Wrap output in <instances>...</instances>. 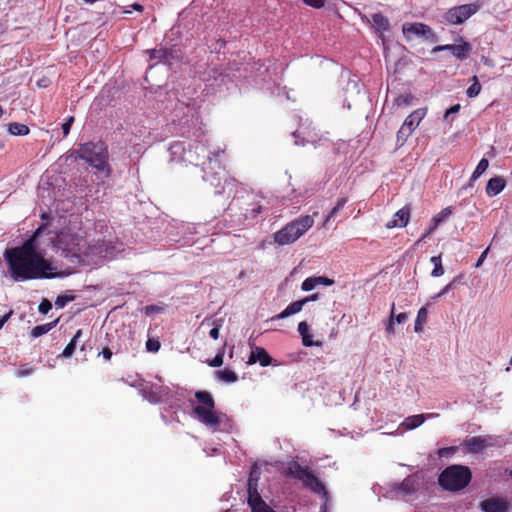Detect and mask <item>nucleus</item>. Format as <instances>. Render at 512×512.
<instances>
[{
    "label": "nucleus",
    "mask_w": 512,
    "mask_h": 512,
    "mask_svg": "<svg viewBox=\"0 0 512 512\" xmlns=\"http://www.w3.org/2000/svg\"><path fill=\"white\" fill-rule=\"evenodd\" d=\"M44 226H40L21 246L7 249L4 259L10 277L15 282L34 279L62 278L73 273L71 268L58 270L53 262L46 259L37 242Z\"/></svg>",
    "instance_id": "obj_1"
},
{
    "label": "nucleus",
    "mask_w": 512,
    "mask_h": 512,
    "mask_svg": "<svg viewBox=\"0 0 512 512\" xmlns=\"http://www.w3.org/2000/svg\"><path fill=\"white\" fill-rule=\"evenodd\" d=\"M57 253L74 265H98L114 258L120 249L104 241L90 244L80 228H65L52 241Z\"/></svg>",
    "instance_id": "obj_2"
},
{
    "label": "nucleus",
    "mask_w": 512,
    "mask_h": 512,
    "mask_svg": "<svg viewBox=\"0 0 512 512\" xmlns=\"http://www.w3.org/2000/svg\"><path fill=\"white\" fill-rule=\"evenodd\" d=\"M198 403L193 405V414L205 426L217 431L224 423L226 416L215 411V402L212 395L207 391H198L195 393Z\"/></svg>",
    "instance_id": "obj_3"
},
{
    "label": "nucleus",
    "mask_w": 512,
    "mask_h": 512,
    "mask_svg": "<svg viewBox=\"0 0 512 512\" xmlns=\"http://www.w3.org/2000/svg\"><path fill=\"white\" fill-rule=\"evenodd\" d=\"M73 154L87 162L94 169L106 171V174L109 175L108 150L103 142L81 144Z\"/></svg>",
    "instance_id": "obj_4"
},
{
    "label": "nucleus",
    "mask_w": 512,
    "mask_h": 512,
    "mask_svg": "<svg viewBox=\"0 0 512 512\" xmlns=\"http://www.w3.org/2000/svg\"><path fill=\"white\" fill-rule=\"evenodd\" d=\"M314 225V216H301L277 231L273 238L278 245H290L303 236Z\"/></svg>",
    "instance_id": "obj_5"
},
{
    "label": "nucleus",
    "mask_w": 512,
    "mask_h": 512,
    "mask_svg": "<svg viewBox=\"0 0 512 512\" xmlns=\"http://www.w3.org/2000/svg\"><path fill=\"white\" fill-rule=\"evenodd\" d=\"M471 471L466 466L452 465L442 471L439 484L449 491H459L471 481Z\"/></svg>",
    "instance_id": "obj_6"
},
{
    "label": "nucleus",
    "mask_w": 512,
    "mask_h": 512,
    "mask_svg": "<svg viewBox=\"0 0 512 512\" xmlns=\"http://www.w3.org/2000/svg\"><path fill=\"white\" fill-rule=\"evenodd\" d=\"M288 475L301 481L303 485L315 493H321L327 502V491L324 485L308 467H302L298 463H292L288 468Z\"/></svg>",
    "instance_id": "obj_7"
},
{
    "label": "nucleus",
    "mask_w": 512,
    "mask_h": 512,
    "mask_svg": "<svg viewBox=\"0 0 512 512\" xmlns=\"http://www.w3.org/2000/svg\"><path fill=\"white\" fill-rule=\"evenodd\" d=\"M169 151L173 157V160L179 156L184 162L199 165L200 160L206 155L207 148L204 144L197 142L191 145L188 150H186L183 143L175 142L170 146Z\"/></svg>",
    "instance_id": "obj_8"
},
{
    "label": "nucleus",
    "mask_w": 512,
    "mask_h": 512,
    "mask_svg": "<svg viewBox=\"0 0 512 512\" xmlns=\"http://www.w3.org/2000/svg\"><path fill=\"white\" fill-rule=\"evenodd\" d=\"M427 114L426 108H419L411 112L404 120L402 126L397 132L396 135V143L399 147H402L410 135L415 131V129L419 126L421 121Z\"/></svg>",
    "instance_id": "obj_9"
},
{
    "label": "nucleus",
    "mask_w": 512,
    "mask_h": 512,
    "mask_svg": "<svg viewBox=\"0 0 512 512\" xmlns=\"http://www.w3.org/2000/svg\"><path fill=\"white\" fill-rule=\"evenodd\" d=\"M479 10V5L475 3L464 4L449 9L445 14L447 22L458 25L466 21Z\"/></svg>",
    "instance_id": "obj_10"
},
{
    "label": "nucleus",
    "mask_w": 512,
    "mask_h": 512,
    "mask_svg": "<svg viewBox=\"0 0 512 512\" xmlns=\"http://www.w3.org/2000/svg\"><path fill=\"white\" fill-rule=\"evenodd\" d=\"M498 439L495 436H474L465 440L464 446L470 453H479L488 447L497 445Z\"/></svg>",
    "instance_id": "obj_11"
},
{
    "label": "nucleus",
    "mask_w": 512,
    "mask_h": 512,
    "mask_svg": "<svg viewBox=\"0 0 512 512\" xmlns=\"http://www.w3.org/2000/svg\"><path fill=\"white\" fill-rule=\"evenodd\" d=\"M402 32L408 40L419 37L429 38L432 36L430 27L422 23H404Z\"/></svg>",
    "instance_id": "obj_12"
},
{
    "label": "nucleus",
    "mask_w": 512,
    "mask_h": 512,
    "mask_svg": "<svg viewBox=\"0 0 512 512\" xmlns=\"http://www.w3.org/2000/svg\"><path fill=\"white\" fill-rule=\"evenodd\" d=\"M482 512H508L510 504L501 497H491L479 503Z\"/></svg>",
    "instance_id": "obj_13"
},
{
    "label": "nucleus",
    "mask_w": 512,
    "mask_h": 512,
    "mask_svg": "<svg viewBox=\"0 0 512 512\" xmlns=\"http://www.w3.org/2000/svg\"><path fill=\"white\" fill-rule=\"evenodd\" d=\"M443 50H449L451 53L457 58V59H465L471 48L470 45L467 42H462L458 45H443V46H436L433 48L432 52L436 53Z\"/></svg>",
    "instance_id": "obj_14"
},
{
    "label": "nucleus",
    "mask_w": 512,
    "mask_h": 512,
    "mask_svg": "<svg viewBox=\"0 0 512 512\" xmlns=\"http://www.w3.org/2000/svg\"><path fill=\"white\" fill-rule=\"evenodd\" d=\"M256 362H259L261 366L266 367L272 363V358L264 348L253 347L247 363L252 365Z\"/></svg>",
    "instance_id": "obj_15"
},
{
    "label": "nucleus",
    "mask_w": 512,
    "mask_h": 512,
    "mask_svg": "<svg viewBox=\"0 0 512 512\" xmlns=\"http://www.w3.org/2000/svg\"><path fill=\"white\" fill-rule=\"evenodd\" d=\"M410 219V208L409 207H403L400 210H398L391 221L387 222L386 227L388 229L392 228H402L405 227Z\"/></svg>",
    "instance_id": "obj_16"
},
{
    "label": "nucleus",
    "mask_w": 512,
    "mask_h": 512,
    "mask_svg": "<svg viewBox=\"0 0 512 512\" xmlns=\"http://www.w3.org/2000/svg\"><path fill=\"white\" fill-rule=\"evenodd\" d=\"M453 211L451 207H446L442 209L438 214L433 216L431 219V224L427 231L421 236L419 241L424 240L428 235H430L443 221L449 218L452 215Z\"/></svg>",
    "instance_id": "obj_17"
},
{
    "label": "nucleus",
    "mask_w": 512,
    "mask_h": 512,
    "mask_svg": "<svg viewBox=\"0 0 512 512\" xmlns=\"http://www.w3.org/2000/svg\"><path fill=\"white\" fill-rule=\"evenodd\" d=\"M333 284V279L324 276L308 277L302 282L301 289L305 292H308L315 289L317 286H331Z\"/></svg>",
    "instance_id": "obj_18"
},
{
    "label": "nucleus",
    "mask_w": 512,
    "mask_h": 512,
    "mask_svg": "<svg viewBox=\"0 0 512 512\" xmlns=\"http://www.w3.org/2000/svg\"><path fill=\"white\" fill-rule=\"evenodd\" d=\"M419 488V477L417 474L410 475L407 478H405L397 487V492L401 493L402 495H410L417 491Z\"/></svg>",
    "instance_id": "obj_19"
},
{
    "label": "nucleus",
    "mask_w": 512,
    "mask_h": 512,
    "mask_svg": "<svg viewBox=\"0 0 512 512\" xmlns=\"http://www.w3.org/2000/svg\"><path fill=\"white\" fill-rule=\"evenodd\" d=\"M298 332L301 335L302 344L305 347H311V346L321 347L322 346L321 341H314L312 339V334L310 333L309 325L307 324V322L301 321L298 324Z\"/></svg>",
    "instance_id": "obj_20"
},
{
    "label": "nucleus",
    "mask_w": 512,
    "mask_h": 512,
    "mask_svg": "<svg viewBox=\"0 0 512 512\" xmlns=\"http://www.w3.org/2000/svg\"><path fill=\"white\" fill-rule=\"evenodd\" d=\"M506 182L502 177L491 178L486 185V194L494 197L504 190Z\"/></svg>",
    "instance_id": "obj_21"
},
{
    "label": "nucleus",
    "mask_w": 512,
    "mask_h": 512,
    "mask_svg": "<svg viewBox=\"0 0 512 512\" xmlns=\"http://www.w3.org/2000/svg\"><path fill=\"white\" fill-rule=\"evenodd\" d=\"M425 421L426 416H422L421 414L408 416L401 422L400 428H403L407 431L413 430L421 426Z\"/></svg>",
    "instance_id": "obj_22"
},
{
    "label": "nucleus",
    "mask_w": 512,
    "mask_h": 512,
    "mask_svg": "<svg viewBox=\"0 0 512 512\" xmlns=\"http://www.w3.org/2000/svg\"><path fill=\"white\" fill-rule=\"evenodd\" d=\"M304 305H305V301L298 300V301L292 302L281 313H279L272 319H284V318H287L294 314H297L303 309Z\"/></svg>",
    "instance_id": "obj_23"
},
{
    "label": "nucleus",
    "mask_w": 512,
    "mask_h": 512,
    "mask_svg": "<svg viewBox=\"0 0 512 512\" xmlns=\"http://www.w3.org/2000/svg\"><path fill=\"white\" fill-rule=\"evenodd\" d=\"M215 377L219 381L225 382V383H234L238 380L237 374L229 368H225V369L216 371Z\"/></svg>",
    "instance_id": "obj_24"
},
{
    "label": "nucleus",
    "mask_w": 512,
    "mask_h": 512,
    "mask_svg": "<svg viewBox=\"0 0 512 512\" xmlns=\"http://www.w3.org/2000/svg\"><path fill=\"white\" fill-rule=\"evenodd\" d=\"M370 22L378 32L387 31L389 28V21L381 14H373Z\"/></svg>",
    "instance_id": "obj_25"
},
{
    "label": "nucleus",
    "mask_w": 512,
    "mask_h": 512,
    "mask_svg": "<svg viewBox=\"0 0 512 512\" xmlns=\"http://www.w3.org/2000/svg\"><path fill=\"white\" fill-rule=\"evenodd\" d=\"M82 336V330H78L75 335L73 336V338L71 339V341L68 343V345L64 348L63 352H62V356L64 358H70L75 349H76V344H77V341L78 339Z\"/></svg>",
    "instance_id": "obj_26"
},
{
    "label": "nucleus",
    "mask_w": 512,
    "mask_h": 512,
    "mask_svg": "<svg viewBox=\"0 0 512 512\" xmlns=\"http://www.w3.org/2000/svg\"><path fill=\"white\" fill-rule=\"evenodd\" d=\"M427 317H428L427 308L426 307L420 308L417 313L416 320H415V326H414L415 332H417V333L422 332L424 324L427 321Z\"/></svg>",
    "instance_id": "obj_27"
},
{
    "label": "nucleus",
    "mask_w": 512,
    "mask_h": 512,
    "mask_svg": "<svg viewBox=\"0 0 512 512\" xmlns=\"http://www.w3.org/2000/svg\"><path fill=\"white\" fill-rule=\"evenodd\" d=\"M56 324H57V320L50 322V323L43 324V325L35 326L31 331V336L33 338H38V337L48 333L51 329H53L56 326Z\"/></svg>",
    "instance_id": "obj_28"
},
{
    "label": "nucleus",
    "mask_w": 512,
    "mask_h": 512,
    "mask_svg": "<svg viewBox=\"0 0 512 512\" xmlns=\"http://www.w3.org/2000/svg\"><path fill=\"white\" fill-rule=\"evenodd\" d=\"M8 131L13 136H25L29 134L30 130L25 124L10 123L8 126Z\"/></svg>",
    "instance_id": "obj_29"
},
{
    "label": "nucleus",
    "mask_w": 512,
    "mask_h": 512,
    "mask_svg": "<svg viewBox=\"0 0 512 512\" xmlns=\"http://www.w3.org/2000/svg\"><path fill=\"white\" fill-rule=\"evenodd\" d=\"M430 261L434 266L433 270L431 271V276L434 278L442 276L444 274V268L442 265L441 256H433L431 257Z\"/></svg>",
    "instance_id": "obj_30"
},
{
    "label": "nucleus",
    "mask_w": 512,
    "mask_h": 512,
    "mask_svg": "<svg viewBox=\"0 0 512 512\" xmlns=\"http://www.w3.org/2000/svg\"><path fill=\"white\" fill-rule=\"evenodd\" d=\"M472 82L473 83L468 87V89L466 91V95L469 98H475L481 92V85H480V83L478 81L477 76H473L472 77Z\"/></svg>",
    "instance_id": "obj_31"
},
{
    "label": "nucleus",
    "mask_w": 512,
    "mask_h": 512,
    "mask_svg": "<svg viewBox=\"0 0 512 512\" xmlns=\"http://www.w3.org/2000/svg\"><path fill=\"white\" fill-rule=\"evenodd\" d=\"M489 162L487 159L482 158L478 165L476 166L475 170L473 171L471 175V180L474 181L478 179L488 168Z\"/></svg>",
    "instance_id": "obj_32"
},
{
    "label": "nucleus",
    "mask_w": 512,
    "mask_h": 512,
    "mask_svg": "<svg viewBox=\"0 0 512 512\" xmlns=\"http://www.w3.org/2000/svg\"><path fill=\"white\" fill-rule=\"evenodd\" d=\"M143 397L151 403H157L160 401L161 395L157 391H153L152 388L148 390L144 388L142 390Z\"/></svg>",
    "instance_id": "obj_33"
},
{
    "label": "nucleus",
    "mask_w": 512,
    "mask_h": 512,
    "mask_svg": "<svg viewBox=\"0 0 512 512\" xmlns=\"http://www.w3.org/2000/svg\"><path fill=\"white\" fill-rule=\"evenodd\" d=\"M394 310H395V304H392L391 315H390V318H389V320L386 324V328H385L386 333L389 335L395 334Z\"/></svg>",
    "instance_id": "obj_34"
},
{
    "label": "nucleus",
    "mask_w": 512,
    "mask_h": 512,
    "mask_svg": "<svg viewBox=\"0 0 512 512\" xmlns=\"http://www.w3.org/2000/svg\"><path fill=\"white\" fill-rule=\"evenodd\" d=\"M413 100H414V97L411 94H405V95H400L399 97H397L395 100V103L398 106H402V105L409 106V105L413 104Z\"/></svg>",
    "instance_id": "obj_35"
},
{
    "label": "nucleus",
    "mask_w": 512,
    "mask_h": 512,
    "mask_svg": "<svg viewBox=\"0 0 512 512\" xmlns=\"http://www.w3.org/2000/svg\"><path fill=\"white\" fill-rule=\"evenodd\" d=\"M150 58L151 59H158L160 61L167 59V50L165 49H153L150 51Z\"/></svg>",
    "instance_id": "obj_36"
},
{
    "label": "nucleus",
    "mask_w": 512,
    "mask_h": 512,
    "mask_svg": "<svg viewBox=\"0 0 512 512\" xmlns=\"http://www.w3.org/2000/svg\"><path fill=\"white\" fill-rule=\"evenodd\" d=\"M327 0H303V2L314 9H321L325 6Z\"/></svg>",
    "instance_id": "obj_37"
},
{
    "label": "nucleus",
    "mask_w": 512,
    "mask_h": 512,
    "mask_svg": "<svg viewBox=\"0 0 512 512\" xmlns=\"http://www.w3.org/2000/svg\"><path fill=\"white\" fill-rule=\"evenodd\" d=\"M146 348L149 352H157L160 349V342L157 339H148Z\"/></svg>",
    "instance_id": "obj_38"
},
{
    "label": "nucleus",
    "mask_w": 512,
    "mask_h": 512,
    "mask_svg": "<svg viewBox=\"0 0 512 512\" xmlns=\"http://www.w3.org/2000/svg\"><path fill=\"white\" fill-rule=\"evenodd\" d=\"M52 309V304L49 300L43 299L39 304L38 310L42 314H47Z\"/></svg>",
    "instance_id": "obj_39"
},
{
    "label": "nucleus",
    "mask_w": 512,
    "mask_h": 512,
    "mask_svg": "<svg viewBox=\"0 0 512 512\" xmlns=\"http://www.w3.org/2000/svg\"><path fill=\"white\" fill-rule=\"evenodd\" d=\"M74 122V117L73 116H70L63 124H62V130H63V135L64 137H66L69 132H70V128L72 126Z\"/></svg>",
    "instance_id": "obj_40"
},
{
    "label": "nucleus",
    "mask_w": 512,
    "mask_h": 512,
    "mask_svg": "<svg viewBox=\"0 0 512 512\" xmlns=\"http://www.w3.org/2000/svg\"><path fill=\"white\" fill-rule=\"evenodd\" d=\"M163 309L157 305H149L144 308V313L147 316L153 315L155 313L161 312Z\"/></svg>",
    "instance_id": "obj_41"
},
{
    "label": "nucleus",
    "mask_w": 512,
    "mask_h": 512,
    "mask_svg": "<svg viewBox=\"0 0 512 512\" xmlns=\"http://www.w3.org/2000/svg\"><path fill=\"white\" fill-rule=\"evenodd\" d=\"M460 108H461L460 104H455V105L451 106L450 108H448V109L445 111L444 118H445V119H448V118H449V116H450L451 114H456V113H458V112H459V110H460Z\"/></svg>",
    "instance_id": "obj_42"
},
{
    "label": "nucleus",
    "mask_w": 512,
    "mask_h": 512,
    "mask_svg": "<svg viewBox=\"0 0 512 512\" xmlns=\"http://www.w3.org/2000/svg\"><path fill=\"white\" fill-rule=\"evenodd\" d=\"M212 367H219L223 364V356L222 354H217L209 363Z\"/></svg>",
    "instance_id": "obj_43"
},
{
    "label": "nucleus",
    "mask_w": 512,
    "mask_h": 512,
    "mask_svg": "<svg viewBox=\"0 0 512 512\" xmlns=\"http://www.w3.org/2000/svg\"><path fill=\"white\" fill-rule=\"evenodd\" d=\"M454 283H455V280H453L452 282L448 283L446 286H444L439 292H438V296H444L445 294H447L451 289L454 288Z\"/></svg>",
    "instance_id": "obj_44"
},
{
    "label": "nucleus",
    "mask_w": 512,
    "mask_h": 512,
    "mask_svg": "<svg viewBox=\"0 0 512 512\" xmlns=\"http://www.w3.org/2000/svg\"><path fill=\"white\" fill-rule=\"evenodd\" d=\"M455 450H456L455 447L441 448V449L438 450V455L440 457H443V456H445L447 454L454 453Z\"/></svg>",
    "instance_id": "obj_45"
},
{
    "label": "nucleus",
    "mask_w": 512,
    "mask_h": 512,
    "mask_svg": "<svg viewBox=\"0 0 512 512\" xmlns=\"http://www.w3.org/2000/svg\"><path fill=\"white\" fill-rule=\"evenodd\" d=\"M407 320H408V314L405 312L398 314L394 318V322H397L398 324H402V323L406 322Z\"/></svg>",
    "instance_id": "obj_46"
},
{
    "label": "nucleus",
    "mask_w": 512,
    "mask_h": 512,
    "mask_svg": "<svg viewBox=\"0 0 512 512\" xmlns=\"http://www.w3.org/2000/svg\"><path fill=\"white\" fill-rule=\"evenodd\" d=\"M220 325H215L209 332V335L214 340L219 338Z\"/></svg>",
    "instance_id": "obj_47"
},
{
    "label": "nucleus",
    "mask_w": 512,
    "mask_h": 512,
    "mask_svg": "<svg viewBox=\"0 0 512 512\" xmlns=\"http://www.w3.org/2000/svg\"><path fill=\"white\" fill-rule=\"evenodd\" d=\"M488 250H489V248L485 249V250L481 253V255H480V257L478 258V260H477V262H476V265H475L477 268H478V267H480V266L482 265V263L484 262V260L486 259L487 254H488Z\"/></svg>",
    "instance_id": "obj_48"
},
{
    "label": "nucleus",
    "mask_w": 512,
    "mask_h": 512,
    "mask_svg": "<svg viewBox=\"0 0 512 512\" xmlns=\"http://www.w3.org/2000/svg\"><path fill=\"white\" fill-rule=\"evenodd\" d=\"M340 210L335 206L333 207V209L330 211V213L327 215L325 221H324V225H326Z\"/></svg>",
    "instance_id": "obj_49"
},
{
    "label": "nucleus",
    "mask_w": 512,
    "mask_h": 512,
    "mask_svg": "<svg viewBox=\"0 0 512 512\" xmlns=\"http://www.w3.org/2000/svg\"><path fill=\"white\" fill-rule=\"evenodd\" d=\"M318 299H319V294L315 293V294H312L310 296H307V297L301 299V301H305V304H307L308 302L316 301Z\"/></svg>",
    "instance_id": "obj_50"
},
{
    "label": "nucleus",
    "mask_w": 512,
    "mask_h": 512,
    "mask_svg": "<svg viewBox=\"0 0 512 512\" xmlns=\"http://www.w3.org/2000/svg\"><path fill=\"white\" fill-rule=\"evenodd\" d=\"M101 354L103 355L105 360H110L112 357V352L109 348H103Z\"/></svg>",
    "instance_id": "obj_51"
},
{
    "label": "nucleus",
    "mask_w": 512,
    "mask_h": 512,
    "mask_svg": "<svg viewBox=\"0 0 512 512\" xmlns=\"http://www.w3.org/2000/svg\"><path fill=\"white\" fill-rule=\"evenodd\" d=\"M31 373H32V370H30V369H20L16 372V375L18 377H24V376L30 375Z\"/></svg>",
    "instance_id": "obj_52"
},
{
    "label": "nucleus",
    "mask_w": 512,
    "mask_h": 512,
    "mask_svg": "<svg viewBox=\"0 0 512 512\" xmlns=\"http://www.w3.org/2000/svg\"><path fill=\"white\" fill-rule=\"evenodd\" d=\"M12 312L10 311L9 313L5 314L4 316H2L0 318V330L2 329V327L4 326V324L8 321V319L10 318Z\"/></svg>",
    "instance_id": "obj_53"
},
{
    "label": "nucleus",
    "mask_w": 512,
    "mask_h": 512,
    "mask_svg": "<svg viewBox=\"0 0 512 512\" xmlns=\"http://www.w3.org/2000/svg\"><path fill=\"white\" fill-rule=\"evenodd\" d=\"M346 202H347V199H346L345 197L339 198V199L337 200V203H336V205H335V206L340 210V209H342V208L344 207V205L346 204Z\"/></svg>",
    "instance_id": "obj_54"
},
{
    "label": "nucleus",
    "mask_w": 512,
    "mask_h": 512,
    "mask_svg": "<svg viewBox=\"0 0 512 512\" xmlns=\"http://www.w3.org/2000/svg\"><path fill=\"white\" fill-rule=\"evenodd\" d=\"M66 301H67V300H66L65 298H63V297H58V298L56 299V301H55V304H56V306H58V307L62 308V307H64V305L66 304Z\"/></svg>",
    "instance_id": "obj_55"
},
{
    "label": "nucleus",
    "mask_w": 512,
    "mask_h": 512,
    "mask_svg": "<svg viewBox=\"0 0 512 512\" xmlns=\"http://www.w3.org/2000/svg\"><path fill=\"white\" fill-rule=\"evenodd\" d=\"M422 416H426V420L427 419H434V418H438L439 417V413H426V414H421Z\"/></svg>",
    "instance_id": "obj_56"
},
{
    "label": "nucleus",
    "mask_w": 512,
    "mask_h": 512,
    "mask_svg": "<svg viewBox=\"0 0 512 512\" xmlns=\"http://www.w3.org/2000/svg\"><path fill=\"white\" fill-rule=\"evenodd\" d=\"M132 8H133L134 10H136V11H139V12L143 11V6H142V5H140V4H138V3H134V4L132 5Z\"/></svg>",
    "instance_id": "obj_57"
},
{
    "label": "nucleus",
    "mask_w": 512,
    "mask_h": 512,
    "mask_svg": "<svg viewBox=\"0 0 512 512\" xmlns=\"http://www.w3.org/2000/svg\"><path fill=\"white\" fill-rule=\"evenodd\" d=\"M441 296H438V293L434 296L431 297V300L435 301L437 300L438 298H440Z\"/></svg>",
    "instance_id": "obj_58"
},
{
    "label": "nucleus",
    "mask_w": 512,
    "mask_h": 512,
    "mask_svg": "<svg viewBox=\"0 0 512 512\" xmlns=\"http://www.w3.org/2000/svg\"><path fill=\"white\" fill-rule=\"evenodd\" d=\"M85 2H88V3H92L94 2L95 0H84Z\"/></svg>",
    "instance_id": "obj_59"
},
{
    "label": "nucleus",
    "mask_w": 512,
    "mask_h": 512,
    "mask_svg": "<svg viewBox=\"0 0 512 512\" xmlns=\"http://www.w3.org/2000/svg\"><path fill=\"white\" fill-rule=\"evenodd\" d=\"M295 144L296 145H300V142L298 140L295 141ZM301 144H303V142H301Z\"/></svg>",
    "instance_id": "obj_60"
},
{
    "label": "nucleus",
    "mask_w": 512,
    "mask_h": 512,
    "mask_svg": "<svg viewBox=\"0 0 512 512\" xmlns=\"http://www.w3.org/2000/svg\"><path fill=\"white\" fill-rule=\"evenodd\" d=\"M213 155H215V156H219V155H220V151H219V152H217V153H213Z\"/></svg>",
    "instance_id": "obj_61"
},
{
    "label": "nucleus",
    "mask_w": 512,
    "mask_h": 512,
    "mask_svg": "<svg viewBox=\"0 0 512 512\" xmlns=\"http://www.w3.org/2000/svg\"><path fill=\"white\" fill-rule=\"evenodd\" d=\"M510 475H511V477H512V470L510 471Z\"/></svg>",
    "instance_id": "obj_62"
}]
</instances>
